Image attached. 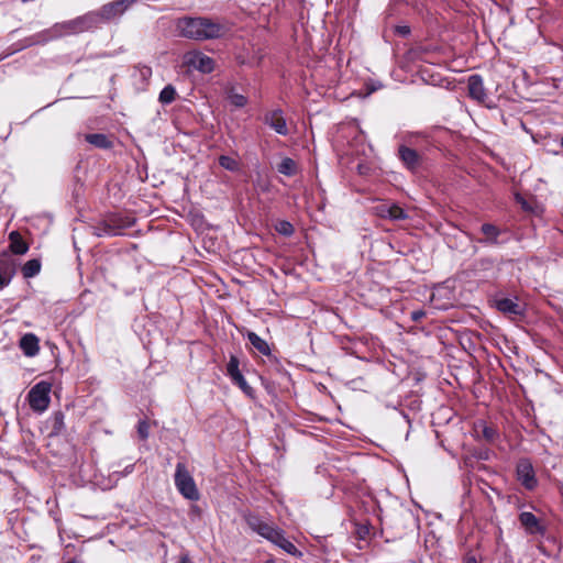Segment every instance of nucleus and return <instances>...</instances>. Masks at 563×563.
<instances>
[{
    "label": "nucleus",
    "mask_w": 563,
    "mask_h": 563,
    "mask_svg": "<svg viewBox=\"0 0 563 563\" xmlns=\"http://www.w3.org/2000/svg\"><path fill=\"white\" fill-rule=\"evenodd\" d=\"M132 224L133 220L130 218L123 220L121 218L113 217L106 222L103 232L104 234L117 235L122 229L130 228Z\"/></svg>",
    "instance_id": "nucleus-12"
},
{
    "label": "nucleus",
    "mask_w": 563,
    "mask_h": 563,
    "mask_svg": "<svg viewBox=\"0 0 563 563\" xmlns=\"http://www.w3.org/2000/svg\"><path fill=\"white\" fill-rule=\"evenodd\" d=\"M176 98V90L172 85H167L159 93V101L164 104L173 102Z\"/></svg>",
    "instance_id": "nucleus-23"
},
{
    "label": "nucleus",
    "mask_w": 563,
    "mask_h": 563,
    "mask_svg": "<svg viewBox=\"0 0 563 563\" xmlns=\"http://www.w3.org/2000/svg\"><path fill=\"white\" fill-rule=\"evenodd\" d=\"M468 95L479 103H486L487 93L484 87L483 78L479 75H472L467 80Z\"/></svg>",
    "instance_id": "nucleus-7"
},
{
    "label": "nucleus",
    "mask_w": 563,
    "mask_h": 563,
    "mask_svg": "<svg viewBox=\"0 0 563 563\" xmlns=\"http://www.w3.org/2000/svg\"><path fill=\"white\" fill-rule=\"evenodd\" d=\"M229 101L236 108H242L246 104V98L239 93H232L229 96Z\"/></svg>",
    "instance_id": "nucleus-29"
},
{
    "label": "nucleus",
    "mask_w": 563,
    "mask_h": 563,
    "mask_svg": "<svg viewBox=\"0 0 563 563\" xmlns=\"http://www.w3.org/2000/svg\"><path fill=\"white\" fill-rule=\"evenodd\" d=\"M85 139L88 143L99 148H109L112 145L111 141L104 134H87Z\"/></svg>",
    "instance_id": "nucleus-18"
},
{
    "label": "nucleus",
    "mask_w": 563,
    "mask_h": 563,
    "mask_svg": "<svg viewBox=\"0 0 563 563\" xmlns=\"http://www.w3.org/2000/svg\"><path fill=\"white\" fill-rule=\"evenodd\" d=\"M422 316H423V312H421V311L413 312V314H412L415 320H418Z\"/></svg>",
    "instance_id": "nucleus-34"
},
{
    "label": "nucleus",
    "mask_w": 563,
    "mask_h": 563,
    "mask_svg": "<svg viewBox=\"0 0 563 563\" xmlns=\"http://www.w3.org/2000/svg\"><path fill=\"white\" fill-rule=\"evenodd\" d=\"M517 475L520 483L527 489H533L537 486V479L532 465L528 461H521L517 466Z\"/></svg>",
    "instance_id": "nucleus-8"
},
{
    "label": "nucleus",
    "mask_w": 563,
    "mask_h": 563,
    "mask_svg": "<svg viewBox=\"0 0 563 563\" xmlns=\"http://www.w3.org/2000/svg\"><path fill=\"white\" fill-rule=\"evenodd\" d=\"M177 29L183 36L199 41L219 38L230 31L228 24L207 18L181 19Z\"/></svg>",
    "instance_id": "nucleus-1"
},
{
    "label": "nucleus",
    "mask_w": 563,
    "mask_h": 563,
    "mask_svg": "<svg viewBox=\"0 0 563 563\" xmlns=\"http://www.w3.org/2000/svg\"><path fill=\"white\" fill-rule=\"evenodd\" d=\"M465 563H476V560L474 558H470L466 560Z\"/></svg>",
    "instance_id": "nucleus-36"
},
{
    "label": "nucleus",
    "mask_w": 563,
    "mask_h": 563,
    "mask_svg": "<svg viewBox=\"0 0 563 563\" xmlns=\"http://www.w3.org/2000/svg\"><path fill=\"white\" fill-rule=\"evenodd\" d=\"M227 372L232 380L234 378H236L238 376L242 375L239 369V360L235 356H231V358L228 363V366H227Z\"/></svg>",
    "instance_id": "nucleus-25"
},
{
    "label": "nucleus",
    "mask_w": 563,
    "mask_h": 563,
    "mask_svg": "<svg viewBox=\"0 0 563 563\" xmlns=\"http://www.w3.org/2000/svg\"><path fill=\"white\" fill-rule=\"evenodd\" d=\"M481 437L487 442H493L496 438V430L489 426L481 424Z\"/></svg>",
    "instance_id": "nucleus-27"
},
{
    "label": "nucleus",
    "mask_w": 563,
    "mask_h": 563,
    "mask_svg": "<svg viewBox=\"0 0 563 563\" xmlns=\"http://www.w3.org/2000/svg\"><path fill=\"white\" fill-rule=\"evenodd\" d=\"M52 390V384L45 380H41L35 384L29 391L27 398L30 407L34 411L43 412L48 408L51 398L49 393Z\"/></svg>",
    "instance_id": "nucleus-4"
},
{
    "label": "nucleus",
    "mask_w": 563,
    "mask_h": 563,
    "mask_svg": "<svg viewBox=\"0 0 563 563\" xmlns=\"http://www.w3.org/2000/svg\"><path fill=\"white\" fill-rule=\"evenodd\" d=\"M265 123L274 129L278 134L286 135L288 133L286 120L280 110H275L266 114Z\"/></svg>",
    "instance_id": "nucleus-10"
},
{
    "label": "nucleus",
    "mask_w": 563,
    "mask_h": 563,
    "mask_svg": "<svg viewBox=\"0 0 563 563\" xmlns=\"http://www.w3.org/2000/svg\"><path fill=\"white\" fill-rule=\"evenodd\" d=\"M219 164L227 170L236 172L240 168V163L232 156L222 155L219 157Z\"/></svg>",
    "instance_id": "nucleus-21"
},
{
    "label": "nucleus",
    "mask_w": 563,
    "mask_h": 563,
    "mask_svg": "<svg viewBox=\"0 0 563 563\" xmlns=\"http://www.w3.org/2000/svg\"><path fill=\"white\" fill-rule=\"evenodd\" d=\"M10 238V249L15 254H25L29 250L27 244L22 240L21 235L13 231L9 235Z\"/></svg>",
    "instance_id": "nucleus-17"
},
{
    "label": "nucleus",
    "mask_w": 563,
    "mask_h": 563,
    "mask_svg": "<svg viewBox=\"0 0 563 563\" xmlns=\"http://www.w3.org/2000/svg\"><path fill=\"white\" fill-rule=\"evenodd\" d=\"M247 338H249V341L251 342V344L256 350H258L262 354H268L269 353L268 344L262 338H260L256 333L250 332L247 334Z\"/></svg>",
    "instance_id": "nucleus-20"
},
{
    "label": "nucleus",
    "mask_w": 563,
    "mask_h": 563,
    "mask_svg": "<svg viewBox=\"0 0 563 563\" xmlns=\"http://www.w3.org/2000/svg\"><path fill=\"white\" fill-rule=\"evenodd\" d=\"M175 485L178 492L189 500H198L199 492L192 476L183 463L176 465Z\"/></svg>",
    "instance_id": "nucleus-3"
},
{
    "label": "nucleus",
    "mask_w": 563,
    "mask_h": 563,
    "mask_svg": "<svg viewBox=\"0 0 563 563\" xmlns=\"http://www.w3.org/2000/svg\"><path fill=\"white\" fill-rule=\"evenodd\" d=\"M179 563H191L188 556H183Z\"/></svg>",
    "instance_id": "nucleus-35"
},
{
    "label": "nucleus",
    "mask_w": 563,
    "mask_h": 563,
    "mask_svg": "<svg viewBox=\"0 0 563 563\" xmlns=\"http://www.w3.org/2000/svg\"><path fill=\"white\" fill-rule=\"evenodd\" d=\"M388 218L393 219V220H402V219L407 218V214L404 211V209L400 208L399 206L391 205L390 206V213H389Z\"/></svg>",
    "instance_id": "nucleus-28"
},
{
    "label": "nucleus",
    "mask_w": 563,
    "mask_h": 563,
    "mask_svg": "<svg viewBox=\"0 0 563 563\" xmlns=\"http://www.w3.org/2000/svg\"><path fill=\"white\" fill-rule=\"evenodd\" d=\"M40 271L41 263L38 260H30L22 267V273L25 278L34 277L40 273Z\"/></svg>",
    "instance_id": "nucleus-19"
},
{
    "label": "nucleus",
    "mask_w": 563,
    "mask_h": 563,
    "mask_svg": "<svg viewBox=\"0 0 563 563\" xmlns=\"http://www.w3.org/2000/svg\"><path fill=\"white\" fill-rule=\"evenodd\" d=\"M561 146L563 147V137L561 139Z\"/></svg>",
    "instance_id": "nucleus-37"
},
{
    "label": "nucleus",
    "mask_w": 563,
    "mask_h": 563,
    "mask_svg": "<svg viewBox=\"0 0 563 563\" xmlns=\"http://www.w3.org/2000/svg\"><path fill=\"white\" fill-rule=\"evenodd\" d=\"M233 383H235L244 393H246V394L250 393L251 387L247 385L243 375H240L236 378H234Z\"/></svg>",
    "instance_id": "nucleus-31"
},
{
    "label": "nucleus",
    "mask_w": 563,
    "mask_h": 563,
    "mask_svg": "<svg viewBox=\"0 0 563 563\" xmlns=\"http://www.w3.org/2000/svg\"><path fill=\"white\" fill-rule=\"evenodd\" d=\"M38 339L33 333L24 334L20 340V349L23 351L25 356L33 357L40 351Z\"/></svg>",
    "instance_id": "nucleus-11"
},
{
    "label": "nucleus",
    "mask_w": 563,
    "mask_h": 563,
    "mask_svg": "<svg viewBox=\"0 0 563 563\" xmlns=\"http://www.w3.org/2000/svg\"><path fill=\"white\" fill-rule=\"evenodd\" d=\"M96 20L97 16L95 14H87L60 24H56L53 27V31L55 36L84 32L91 29Z\"/></svg>",
    "instance_id": "nucleus-5"
},
{
    "label": "nucleus",
    "mask_w": 563,
    "mask_h": 563,
    "mask_svg": "<svg viewBox=\"0 0 563 563\" xmlns=\"http://www.w3.org/2000/svg\"><path fill=\"white\" fill-rule=\"evenodd\" d=\"M481 230L486 239L490 242H495L499 235V230L490 223L483 224Z\"/></svg>",
    "instance_id": "nucleus-24"
},
{
    "label": "nucleus",
    "mask_w": 563,
    "mask_h": 563,
    "mask_svg": "<svg viewBox=\"0 0 563 563\" xmlns=\"http://www.w3.org/2000/svg\"><path fill=\"white\" fill-rule=\"evenodd\" d=\"M14 275V264L7 257H0V290L8 286Z\"/></svg>",
    "instance_id": "nucleus-13"
},
{
    "label": "nucleus",
    "mask_w": 563,
    "mask_h": 563,
    "mask_svg": "<svg viewBox=\"0 0 563 563\" xmlns=\"http://www.w3.org/2000/svg\"><path fill=\"white\" fill-rule=\"evenodd\" d=\"M246 522L254 532L277 545L286 553L292 556H301V552L285 537V532L278 527L264 521L257 516H249Z\"/></svg>",
    "instance_id": "nucleus-2"
},
{
    "label": "nucleus",
    "mask_w": 563,
    "mask_h": 563,
    "mask_svg": "<svg viewBox=\"0 0 563 563\" xmlns=\"http://www.w3.org/2000/svg\"><path fill=\"white\" fill-rule=\"evenodd\" d=\"M137 432L142 439H146L148 437V424L145 421H141L137 427Z\"/></svg>",
    "instance_id": "nucleus-33"
},
{
    "label": "nucleus",
    "mask_w": 563,
    "mask_h": 563,
    "mask_svg": "<svg viewBox=\"0 0 563 563\" xmlns=\"http://www.w3.org/2000/svg\"><path fill=\"white\" fill-rule=\"evenodd\" d=\"M278 172L291 176L296 173V163L291 158L286 157L278 165Z\"/></svg>",
    "instance_id": "nucleus-22"
},
{
    "label": "nucleus",
    "mask_w": 563,
    "mask_h": 563,
    "mask_svg": "<svg viewBox=\"0 0 563 563\" xmlns=\"http://www.w3.org/2000/svg\"><path fill=\"white\" fill-rule=\"evenodd\" d=\"M135 0H117L104 5L101 9V16L104 19H113L122 14Z\"/></svg>",
    "instance_id": "nucleus-9"
},
{
    "label": "nucleus",
    "mask_w": 563,
    "mask_h": 563,
    "mask_svg": "<svg viewBox=\"0 0 563 563\" xmlns=\"http://www.w3.org/2000/svg\"><path fill=\"white\" fill-rule=\"evenodd\" d=\"M390 206L391 205H379L376 207V213L382 218H388L390 213Z\"/></svg>",
    "instance_id": "nucleus-32"
},
{
    "label": "nucleus",
    "mask_w": 563,
    "mask_h": 563,
    "mask_svg": "<svg viewBox=\"0 0 563 563\" xmlns=\"http://www.w3.org/2000/svg\"><path fill=\"white\" fill-rule=\"evenodd\" d=\"M516 201L521 206V208L526 211L536 212L531 203L525 199L521 195H516Z\"/></svg>",
    "instance_id": "nucleus-30"
},
{
    "label": "nucleus",
    "mask_w": 563,
    "mask_h": 563,
    "mask_svg": "<svg viewBox=\"0 0 563 563\" xmlns=\"http://www.w3.org/2000/svg\"><path fill=\"white\" fill-rule=\"evenodd\" d=\"M496 307L499 311L509 314H519L521 312L520 306L512 299L503 298L496 301Z\"/></svg>",
    "instance_id": "nucleus-15"
},
{
    "label": "nucleus",
    "mask_w": 563,
    "mask_h": 563,
    "mask_svg": "<svg viewBox=\"0 0 563 563\" xmlns=\"http://www.w3.org/2000/svg\"><path fill=\"white\" fill-rule=\"evenodd\" d=\"M184 64L201 73H211L214 68V62L211 57L201 52H188L184 55Z\"/></svg>",
    "instance_id": "nucleus-6"
},
{
    "label": "nucleus",
    "mask_w": 563,
    "mask_h": 563,
    "mask_svg": "<svg viewBox=\"0 0 563 563\" xmlns=\"http://www.w3.org/2000/svg\"><path fill=\"white\" fill-rule=\"evenodd\" d=\"M520 523L526 528L529 533L540 531V525L537 517L529 511L521 512L519 516Z\"/></svg>",
    "instance_id": "nucleus-14"
},
{
    "label": "nucleus",
    "mask_w": 563,
    "mask_h": 563,
    "mask_svg": "<svg viewBox=\"0 0 563 563\" xmlns=\"http://www.w3.org/2000/svg\"><path fill=\"white\" fill-rule=\"evenodd\" d=\"M275 229L278 233L289 236L294 232V227L288 221H278L275 225Z\"/></svg>",
    "instance_id": "nucleus-26"
},
{
    "label": "nucleus",
    "mask_w": 563,
    "mask_h": 563,
    "mask_svg": "<svg viewBox=\"0 0 563 563\" xmlns=\"http://www.w3.org/2000/svg\"><path fill=\"white\" fill-rule=\"evenodd\" d=\"M399 156L408 168L415 169L417 167L418 154L413 150L401 146L399 148Z\"/></svg>",
    "instance_id": "nucleus-16"
}]
</instances>
